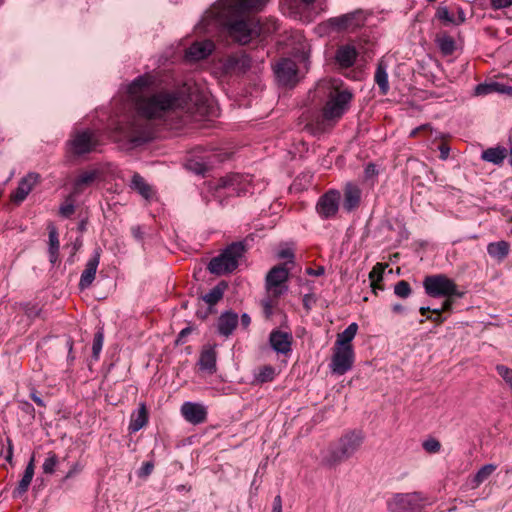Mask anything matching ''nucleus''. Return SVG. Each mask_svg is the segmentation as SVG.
I'll list each match as a JSON object with an SVG mask.
<instances>
[{"label": "nucleus", "instance_id": "obj_1", "mask_svg": "<svg viewBox=\"0 0 512 512\" xmlns=\"http://www.w3.org/2000/svg\"><path fill=\"white\" fill-rule=\"evenodd\" d=\"M156 77L150 73L138 76L127 87V93L134 101L136 114L124 125L119 126L123 137L139 145L151 138L149 121L162 119L176 110L192 112L202 100L191 88L180 91L161 90L152 93Z\"/></svg>", "mask_w": 512, "mask_h": 512}, {"label": "nucleus", "instance_id": "obj_2", "mask_svg": "<svg viewBox=\"0 0 512 512\" xmlns=\"http://www.w3.org/2000/svg\"><path fill=\"white\" fill-rule=\"evenodd\" d=\"M268 0H219L202 19L205 27L214 22L233 41L245 45L261 32L259 21L246 17L260 10Z\"/></svg>", "mask_w": 512, "mask_h": 512}, {"label": "nucleus", "instance_id": "obj_3", "mask_svg": "<svg viewBox=\"0 0 512 512\" xmlns=\"http://www.w3.org/2000/svg\"><path fill=\"white\" fill-rule=\"evenodd\" d=\"M364 434L361 430H350L344 433L338 441L331 445L325 461L334 466L351 458L362 446Z\"/></svg>", "mask_w": 512, "mask_h": 512}, {"label": "nucleus", "instance_id": "obj_4", "mask_svg": "<svg viewBox=\"0 0 512 512\" xmlns=\"http://www.w3.org/2000/svg\"><path fill=\"white\" fill-rule=\"evenodd\" d=\"M256 186L251 175L231 173L218 180L215 185V197L219 198L220 203H222L223 197L254 194Z\"/></svg>", "mask_w": 512, "mask_h": 512}, {"label": "nucleus", "instance_id": "obj_5", "mask_svg": "<svg viewBox=\"0 0 512 512\" xmlns=\"http://www.w3.org/2000/svg\"><path fill=\"white\" fill-rule=\"evenodd\" d=\"M352 98L353 95L348 89L338 87L331 89L322 109L323 119L333 123L338 121L348 110Z\"/></svg>", "mask_w": 512, "mask_h": 512}, {"label": "nucleus", "instance_id": "obj_6", "mask_svg": "<svg viewBox=\"0 0 512 512\" xmlns=\"http://www.w3.org/2000/svg\"><path fill=\"white\" fill-rule=\"evenodd\" d=\"M423 286L426 294L433 298H462L464 295L463 292L458 290L455 282L444 274L426 276Z\"/></svg>", "mask_w": 512, "mask_h": 512}, {"label": "nucleus", "instance_id": "obj_7", "mask_svg": "<svg viewBox=\"0 0 512 512\" xmlns=\"http://www.w3.org/2000/svg\"><path fill=\"white\" fill-rule=\"evenodd\" d=\"M366 19L365 12L358 9L337 17H331L326 23L334 32L354 33L365 25Z\"/></svg>", "mask_w": 512, "mask_h": 512}, {"label": "nucleus", "instance_id": "obj_8", "mask_svg": "<svg viewBox=\"0 0 512 512\" xmlns=\"http://www.w3.org/2000/svg\"><path fill=\"white\" fill-rule=\"evenodd\" d=\"M426 498L420 492L399 493L387 503L390 512H421Z\"/></svg>", "mask_w": 512, "mask_h": 512}, {"label": "nucleus", "instance_id": "obj_9", "mask_svg": "<svg viewBox=\"0 0 512 512\" xmlns=\"http://www.w3.org/2000/svg\"><path fill=\"white\" fill-rule=\"evenodd\" d=\"M289 279V269L286 264L276 265L269 270L265 277V289L267 293H273L274 296H281L287 292V281Z\"/></svg>", "mask_w": 512, "mask_h": 512}, {"label": "nucleus", "instance_id": "obj_10", "mask_svg": "<svg viewBox=\"0 0 512 512\" xmlns=\"http://www.w3.org/2000/svg\"><path fill=\"white\" fill-rule=\"evenodd\" d=\"M68 144L72 153L83 155L93 151L98 144V140L95 133L87 129L75 132Z\"/></svg>", "mask_w": 512, "mask_h": 512}, {"label": "nucleus", "instance_id": "obj_11", "mask_svg": "<svg viewBox=\"0 0 512 512\" xmlns=\"http://www.w3.org/2000/svg\"><path fill=\"white\" fill-rule=\"evenodd\" d=\"M341 193L331 189L324 193L317 201L316 211L322 219H330L336 216L339 210Z\"/></svg>", "mask_w": 512, "mask_h": 512}, {"label": "nucleus", "instance_id": "obj_12", "mask_svg": "<svg viewBox=\"0 0 512 512\" xmlns=\"http://www.w3.org/2000/svg\"><path fill=\"white\" fill-rule=\"evenodd\" d=\"M354 362V350L352 346L336 347L332 356L330 369L334 374L343 375L349 371Z\"/></svg>", "mask_w": 512, "mask_h": 512}, {"label": "nucleus", "instance_id": "obj_13", "mask_svg": "<svg viewBox=\"0 0 512 512\" xmlns=\"http://www.w3.org/2000/svg\"><path fill=\"white\" fill-rule=\"evenodd\" d=\"M297 65L291 59L280 60L275 67V74L283 85H294L297 82Z\"/></svg>", "mask_w": 512, "mask_h": 512}, {"label": "nucleus", "instance_id": "obj_14", "mask_svg": "<svg viewBox=\"0 0 512 512\" xmlns=\"http://www.w3.org/2000/svg\"><path fill=\"white\" fill-rule=\"evenodd\" d=\"M292 334L279 329H274L269 335V344L278 354L287 355L292 351Z\"/></svg>", "mask_w": 512, "mask_h": 512}, {"label": "nucleus", "instance_id": "obj_15", "mask_svg": "<svg viewBox=\"0 0 512 512\" xmlns=\"http://www.w3.org/2000/svg\"><path fill=\"white\" fill-rule=\"evenodd\" d=\"M181 414L193 425L202 424L207 419V409L200 403L184 402L181 406Z\"/></svg>", "mask_w": 512, "mask_h": 512}, {"label": "nucleus", "instance_id": "obj_16", "mask_svg": "<svg viewBox=\"0 0 512 512\" xmlns=\"http://www.w3.org/2000/svg\"><path fill=\"white\" fill-rule=\"evenodd\" d=\"M343 208L347 212L357 209L361 202L362 191L358 185L352 182L346 183L343 189Z\"/></svg>", "mask_w": 512, "mask_h": 512}, {"label": "nucleus", "instance_id": "obj_17", "mask_svg": "<svg viewBox=\"0 0 512 512\" xmlns=\"http://www.w3.org/2000/svg\"><path fill=\"white\" fill-rule=\"evenodd\" d=\"M214 50V43L211 40H204L193 43L185 53L186 59L199 61L208 57Z\"/></svg>", "mask_w": 512, "mask_h": 512}, {"label": "nucleus", "instance_id": "obj_18", "mask_svg": "<svg viewBox=\"0 0 512 512\" xmlns=\"http://www.w3.org/2000/svg\"><path fill=\"white\" fill-rule=\"evenodd\" d=\"M238 267V258H211L208 270L215 275L231 273Z\"/></svg>", "mask_w": 512, "mask_h": 512}, {"label": "nucleus", "instance_id": "obj_19", "mask_svg": "<svg viewBox=\"0 0 512 512\" xmlns=\"http://www.w3.org/2000/svg\"><path fill=\"white\" fill-rule=\"evenodd\" d=\"M38 179L39 175L36 173H29L26 177L22 178L17 189L11 195L12 201L15 203L22 202L38 182Z\"/></svg>", "mask_w": 512, "mask_h": 512}, {"label": "nucleus", "instance_id": "obj_20", "mask_svg": "<svg viewBox=\"0 0 512 512\" xmlns=\"http://www.w3.org/2000/svg\"><path fill=\"white\" fill-rule=\"evenodd\" d=\"M239 318L235 312L225 311L218 318L217 329L220 335L228 337L237 327Z\"/></svg>", "mask_w": 512, "mask_h": 512}, {"label": "nucleus", "instance_id": "obj_21", "mask_svg": "<svg viewBox=\"0 0 512 512\" xmlns=\"http://www.w3.org/2000/svg\"><path fill=\"white\" fill-rule=\"evenodd\" d=\"M253 241V237L248 236L241 241L233 242L224 248L218 256H242L252 247Z\"/></svg>", "mask_w": 512, "mask_h": 512}, {"label": "nucleus", "instance_id": "obj_22", "mask_svg": "<svg viewBox=\"0 0 512 512\" xmlns=\"http://www.w3.org/2000/svg\"><path fill=\"white\" fill-rule=\"evenodd\" d=\"M216 351L215 346L205 347L199 357V367L201 370L213 374L216 372Z\"/></svg>", "mask_w": 512, "mask_h": 512}, {"label": "nucleus", "instance_id": "obj_23", "mask_svg": "<svg viewBox=\"0 0 512 512\" xmlns=\"http://www.w3.org/2000/svg\"><path fill=\"white\" fill-rule=\"evenodd\" d=\"M497 465L486 464L482 466L472 477L468 479V486L470 489L478 488L496 471Z\"/></svg>", "mask_w": 512, "mask_h": 512}, {"label": "nucleus", "instance_id": "obj_24", "mask_svg": "<svg viewBox=\"0 0 512 512\" xmlns=\"http://www.w3.org/2000/svg\"><path fill=\"white\" fill-rule=\"evenodd\" d=\"M224 67L226 71H245L250 67V58L245 54L230 55L225 59Z\"/></svg>", "mask_w": 512, "mask_h": 512}, {"label": "nucleus", "instance_id": "obj_25", "mask_svg": "<svg viewBox=\"0 0 512 512\" xmlns=\"http://www.w3.org/2000/svg\"><path fill=\"white\" fill-rule=\"evenodd\" d=\"M357 58V51L353 46H341L336 52V61L341 67H351Z\"/></svg>", "mask_w": 512, "mask_h": 512}, {"label": "nucleus", "instance_id": "obj_26", "mask_svg": "<svg viewBox=\"0 0 512 512\" xmlns=\"http://www.w3.org/2000/svg\"><path fill=\"white\" fill-rule=\"evenodd\" d=\"M99 265V258H90L84 271L81 274L79 286L81 289L88 288L95 279L96 271Z\"/></svg>", "mask_w": 512, "mask_h": 512}, {"label": "nucleus", "instance_id": "obj_27", "mask_svg": "<svg viewBox=\"0 0 512 512\" xmlns=\"http://www.w3.org/2000/svg\"><path fill=\"white\" fill-rule=\"evenodd\" d=\"M148 422V412L145 404H140L137 411L133 412L130 419L129 431L134 433L142 429Z\"/></svg>", "mask_w": 512, "mask_h": 512}, {"label": "nucleus", "instance_id": "obj_28", "mask_svg": "<svg viewBox=\"0 0 512 512\" xmlns=\"http://www.w3.org/2000/svg\"><path fill=\"white\" fill-rule=\"evenodd\" d=\"M374 81L379 87L381 95H386L389 91V81L387 73V65L384 61H379L374 74Z\"/></svg>", "mask_w": 512, "mask_h": 512}, {"label": "nucleus", "instance_id": "obj_29", "mask_svg": "<svg viewBox=\"0 0 512 512\" xmlns=\"http://www.w3.org/2000/svg\"><path fill=\"white\" fill-rule=\"evenodd\" d=\"M277 372L272 365H264L254 371L253 385H261L274 380Z\"/></svg>", "mask_w": 512, "mask_h": 512}, {"label": "nucleus", "instance_id": "obj_30", "mask_svg": "<svg viewBox=\"0 0 512 512\" xmlns=\"http://www.w3.org/2000/svg\"><path fill=\"white\" fill-rule=\"evenodd\" d=\"M33 476H34V457L32 456V458L30 459L29 463L27 464V466L25 468L24 474H23L21 480L19 481L17 488L14 490L15 497L21 496L28 490V488L31 484V481L33 479Z\"/></svg>", "mask_w": 512, "mask_h": 512}, {"label": "nucleus", "instance_id": "obj_31", "mask_svg": "<svg viewBox=\"0 0 512 512\" xmlns=\"http://www.w3.org/2000/svg\"><path fill=\"white\" fill-rule=\"evenodd\" d=\"M494 92L510 94L512 92V87L500 84L498 82L481 83L475 87V94L478 96L488 95Z\"/></svg>", "mask_w": 512, "mask_h": 512}, {"label": "nucleus", "instance_id": "obj_32", "mask_svg": "<svg viewBox=\"0 0 512 512\" xmlns=\"http://www.w3.org/2000/svg\"><path fill=\"white\" fill-rule=\"evenodd\" d=\"M507 156V150L504 147L488 148L482 152V159L484 161L499 165Z\"/></svg>", "mask_w": 512, "mask_h": 512}, {"label": "nucleus", "instance_id": "obj_33", "mask_svg": "<svg viewBox=\"0 0 512 512\" xmlns=\"http://www.w3.org/2000/svg\"><path fill=\"white\" fill-rule=\"evenodd\" d=\"M227 288V284L225 282L218 283L215 287H213L208 293L202 296V299L209 305L213 306L217 304L224 295V292Z\"/></svg>", "mask_w": 512, "mask_h": 512}, {"label": "nucleus", "instance_id": "obj_34", "mask_svg": "<svg viewBox=\"0 0 512 512\" xmlns=\"http://www.w3.org/2000/svg\"><path fill=\"white\" fill-rule=\"evenodd\" d=\"M358 331L357 323L353 322L347 326V328L338 334L336 345L337 347L352 346L351 341L354 339Z\"/></svg>", "mask_w": 512, "mask_h": 512}, {"label": "nucleus", "instance_id": "obj_35", "mask_svg": "<svg viewBox=\"0 0 512 512\" xmlns=\"http://www.w3.org/2000/svg\"><path fill=\"white\" fill-rule=\"evenodd\" d=\"M187 168L196 174H204L212 167L210 157H202L201 159L191 158L187 161Z\"/></svg>", "mask_w": 512, "mask_h": 512}, {"label": "nucleus", "instance_id": "obj_36", "mask_svg": "<svg viewBox=\"0 0 512 512\" xmlns=\"http://www.w3.org/2000/svg\"><path fill=\"white\" fill-rule=\"evenodd\" d=\"M280 296H274L273 293H267V295L261 299L260 305L262 307L263 316L266 320H270L274 314V308L278 304Z\"/></svg>", "mask_w": 512, "mask_h": 512}, {"label": "nucleus", "instance_id": "obj_37", "mask_svg": "<svg viewBox=\"0 0 512 512\" xmlns=\"http://www.w3.org/2000/svg\"><path fill=\"white\" fill-rule=\"evenodd\" d=\"M132 186L145 198L150 199L152 196L151 187L145 182L144 178L139 174L132 177Z\"/></svg>", "mask_w": 512, "mask_h": 512}, {"label": "nucleus", "instance_id": "obj_38", "mask_svg": "<svg viewBox=\"0 0 512 512\" xmlns=\"http://www.w3.org/2000/svg\"><path fill=\"white\" fill-rule=\"evenodd\" d=\"M490 256H507L510 251V245L506 241L490 243L487 247Z\"/></svg>", "mask_w": 512, "mask_h": 512}, {"label": "nucleus", "instance_id": "obj_39", "mask_svg": "<svg viewBox=\"0 0 512 512\" xmlns=\"http://www.w3.org/2000/svg\"><path fill=\"white\" fill-rule=\"evenodd\" d=\"M438 47L445 56L451 55L455 50V41L451 36L443 35L437 39Z\"/></svg>", "mask_w": 512, "mask_h": 512}, {"label": "nucleus", "instance_id": "obj_40", "mask_svg": "<svg viewBox=\"0 0 512 512\" xmlns=\"http://www.w3.org/2000/svg\"><path fill=\"white\" fill-rule=\"evenodd\" d=\"M96 175L95 171H86L79 175L74 182L75 192H80L83 186L91 184L95 180Z\"/></svg>", "mask_w": 512, "mask_h": 512}, {"label": "nucleus", "instance_id": "obj_41", "mask_svg": "<svg viewBox=\"0 0 512 512\" xmlns=\"http://www.w3.org/2000/svg\"><path fill=\"white\" fill-rule=\"evenodd\" d=\"M49 233V253L51 256H55L59 251V239L58 231L53 224L48 225Z\"/></svg>", "mask_w": 512, "mask_h": 512}, {"label": "nucleus", "instance_id": "obj_42", "mask_svg": "<svg viewBox=\"0 0 512 512\" xmlns=\"http://www.w3.org/2000/svg\"><path fill=\"white\" fill-rule=\"evenodd\" d=\"M103 342H104V333L102 330H98L94 335L93 344H92V353H93V357L95 359L99 358L100 352L103 347Z\"/></svg>", "mask_w": 512, "mask_h": 512}, {"label": "nucleus", "instance_id": "obj_43", "mask_svg": "<svg viewBox=\"0 0 512 512\" xmlns=\"http://www.w3.org/2000/svg\"><path fill=\"white\" fill-rule=\"evenodd\" d=\"M58 464V457L55 453H48L47 458L45 459L42 469L45 474H52L55 471V467Z\"/></svg>", "mask_w": 512, "mask_h": 512}, {"label": "nucleus", "instance_id": "obj_44", "mask_svg": "<svg viewBox=\"0 0 512 512\" xmlns=\"http://www.w3.org/2000/svg\"><path fill=\"white\" fill-rule=\"evenodd\" d=\"M394 293L400 298H407L411 294L410 284L404 280L397 282Z\"/></svg>", "mask_w": 512, "mask_h": 512}, {"label": "nucleus", "instance_id": "obj_45", "mask_svg": "<svg viewBox=\"0 0 512 512\" xmlns=\"http://www.w3.org/2000/svg\"><path fill=\"white\" fill-rule=\"evenodd\" d=\"M436 17L444 23L455 25V17L450 13L449 9L445 6L439 7L437 9Z\"/></svg>", "mask_w": 512, "mask_h": 512}, {"label": "nucleus", "instance_id": "obj_46", "mask_svg": "<svg viewBox=\"0 0 512 512\" xmlns=\"http://www.w3.org/2000/svg\"><path fill=\"white\" fill-rule=\"evenodd\" d=\"M423 449L430 454L438 453L441 449V443L435 438H428L422 443Z\"/></svg>", "mask_w": 512, "mask_h": 512}, {"label": "nucleus", "instance_id": "obj_47", "mask_svg": "<svg viewBox=\"0 0 512 512\" xmlns=\"http://www.w3.org/2000/svg\"><path fill=\"white\" fill-rule=\"evenodd\" d=\"M382 273H383V268H382L381 264H377V265L372 269V271L369 273V278H370V280H371V285H372L373 289L380 288V287L377 285V282H378V281H381V279H382Z\"/></svg>", "mask_w": 512, "mask_h": 512}, {"label": "nucleus", "instance_id": "obj_48", "mask_svg": "<svg viewBox=\"0 0 512 512\" xmlns=\"http://www.w3.org/2000/svg\"><path fill=\"white\" fill-rule=\"evenodd\" d=\"M496 371L503 378V380L510 386L512 390V369L505 365H497Z\"/></svg>", "mask_w": 512, "mask_h": 512}, {"label": "nucleus", "instance_id": "obj_49", "mask_svg": "<svg viewBox=\"0 0 512 512\" xmlns=\"http://www.w3.org/2000/svg\"><path fill=\"white\" fill-rule=\"evenodd\" d=\"M24 312L29 318L35 319L40 316L41 308L37 304L28 303L24 307Z\"/></svg>", "mask_w": 512, "mask_h": 512}, {"label": "nucleus", "instance_id": "obj_50", "mask_svg": "<svg viewBox=\"0 0 512 512\" xmlns=\"http://www.w3.org/2000/svg\"><path fill=\"white\" fill-rule=\"evenodd\" d=\"M295 252L293 244H284L281 246L276 256H294Z\"/></svg>", "mask_w": 512, "mask_h": 512}, {"label": "nucleus", "instance_id": "obj_51", "mask_svg": "<svg viewBox=\"0 0 512 512\" xmlns=\"http://www.w3.org/2000/svg\"><path fill=\"white\" fill-rule=\"evenodd\" d=\"M491 7L495 10L512 6V0H490Z\"/></svg>", "mask_w": 512, "mask_h": 512}, {"label": "nucleus", "instance_id": "obj_52", "mask_svg": "<svg viewBox=\"0 0 512 512\" xmlns=\"http://www.w3.org/2000/svg\"><path fill=\"white\" fill-rule=\"evenodd\" d=\"M154 465L152 462L147 461L142 464V467L139 470V477H147L153 471Z\"/></svg>", "mask_w": 512, "mask_h": 512}, {"label": "nucleus", "instance_id": "obj_53", "mask_svg": "<svg viewBox=\"0 0 512 512\" xmlns=\"http://www.w3.org/2000/svg\"><path fill=\"white\" fill-rule=\"evenodd\" d=\"M75 211V207L73 205V203H70V202H66L65 204H63L61 207H60V214L64 217H69L71 216Z\"/></svg>", "mask_w": 512, "mask_h": 512}, {"label": "nucleus", "instance_id": "obj_54", "mask_svg": "<svg viewBox=\"0 0 512 512\" xmlns=\"http://www.w3.org/2000/svg\"><path fill=\"white\" fill-rule=\"evenodd\" d=\"M303 307L309 311L311 310L312 306L316 303V297L314 294H305L303 296Z\"/></svg>", "mask_w": 512, "mask_h": 512}, {"label": "nucleus", "instance_id": "obj_55", "mask_svg": "<svg viewBox=\"0 0 512 512\" xmlns=\"http://www.w3.org/2000/svg\"><path fill=\"white\" fill-rule=\"evenodd\" d=\"M378 170L376 169V166L373 163H369L364 170V177L365 179H372L375 176H377Z\"/></svg>", "mask_w": 512, "mask_h": 512}, {"label": "nucleus", "instance_id": "obj_56", "mask_svg": "<svg viewBox=\"0 0 512 512\" xmlns=\"http://www.w3.org/2000/svg\"><path fill=\"white\" fill-rule=\"evenodd\" d=\"M6 443H7V447H6V452H5V460L7 462H9L10 464H12V461H13V443H12V440L10 438H7L6 439Z\"/></svg>", "mask_w": 512, "mask_h": 512}, {"label": "nucleus", "instance_id": "obj_57", "mask_svg": "<svg viewBox=\"0 0 512 512\" xmlns=\"http://www.w3.org/2000/svg\"><path fill=\"white\" fill-rule=\"evenodd\" d=\"M192 332V327H185L180 331L177 336L176 344H183L185 342V338L190 335Z\"/></svg>", "mask_w": 512, "mask_h": 512}, {"label": "nucleus", "instance_id": "obj_58", "mask_svg": "<svg viewBox=\"0 0 512 512\" xmlns=\"http://www.w3.org/2000/svg\"><path fill=\"white\" fill-rule=\"evenodd\" d=\"M131 233L135 239H137V240L143 239L144 231L141 226H133L131 228Z\"/></svg>", "mask_w": 512, "mask_h": 512}, {"label": "nucleus", "instance_id": "obj_59", "mask_svg": "<svg viewBox=\"0 0 512 512\" xmlns=\"http://www.w3.org/2000/svg\"><path fill=\"white\" fill-rule=\"evenodd\" d=\"M325 272V268L323 266H318L317 268H307L306 273L312 276H321Z\"/></svg>", "mask_w": 512, "mask_h": 512}, {"label": "nucleus", "instance_id": "obj_60", "mask_svg": "<svg viewBox=\"0 0 512 512\" xmlns=\"http://www.w3.org/2000/svg\"><path fill=\"white\" fill-rule=\"evenodd\" d=\"M440 159L446 160L450 153V147L444 143L439 146Z\"/></svg>", "mask_w": 512, "mask_h": 512}, {"label": "nucleus", "instance_id": "obj_61", "mask_svg": "<svg viewBox=\"0 0 512 512\" xmlns=\"http://www.w3.org/2000/svg\"><path fill=\"white\" fill-rule=\"evenodd\" d=\"M454 297L446 298L445 301L442 304V310L443 312L450 311L452 309V306L454 304Z\"/></svg>", "mask_w": 512, "mask_h": 512}, {"label": "nucleus", "instance_id": "obj_62", "mask_svg": "<svg viewBox=\"0 0 512 512\" xmlns=\"http://www.w3.org/2000/svg\"><path fill=\"white\" fill-rule=\"evenodd\" d=\"M457 14V18H455V25H460L466 20V14L461 8H458Z\"/></svg>", "mask_w": 512, "mask_h": 512}, {"label": "nucleus", "instance_id": "obj_63", "mask_svg": "<svg viewBox=\"0 0 512 512\" xmlns=\"http://www.w3.org/2000/svg\"><path fill=\"white\" fill-rule=\"evenodd\" d=\"M272 511H282V499L280 495L274 498Z\"/></svg>", "mask_w": 512, "mask_h": 512}, {"label": "nucleus", "instance_id": "obj_64", "mask_svg": "<svg viewBox=\"0 0 512 512\" xmlns=\"http://www.w3.org/2000/svg\"><path fill=\"white\" fill-rule=\"evenodd\" d=\"M241 325L247 328L251 323V318L247 313H243L240 318Z\"/></svg>", "mask_w": 512, "mask_h": 512}]
</instances>
